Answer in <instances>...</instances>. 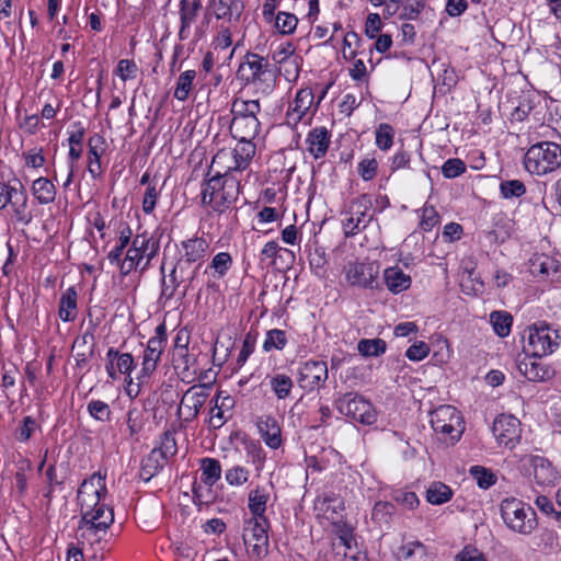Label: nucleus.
<instances>
[{
  "mask_svg": "<svg viewBox=\"0 0 561 561\" xmlns=\"http://www.w3.org/2000/svg\"><path fill=\"white\" fill-rule=\"evenodd\" d=\"M208 179L202 185V203L213 210L222 213L233 203L240 191V182L230 172L225 170L208 171Z\"/></svg>",
  "mask_w": 561,
  "mask_h": 561,
  "instance_id": "nucleus-1",
  "label": "nucleus"
},
{
  "mask_svg": "<svg viewBox=\"0 0 561 561\" xmlns=\"http://www.w3.org/2000/svg\"><path fill=\"white\" fill-rule=\"evenodd\" d=\"M237 77L245 85H252L257 94L270 95L275 87L277 76L268 60L255 53H247L241 61Z\"/></svg>",
  "mask_w": 561,
  "mask_h": 561,
  "instance_id": "nucleus-2",
  "label": "nucleus"
},
{
  "mask_svg": "<svg viewBox=\"0 0 561 561\" xmlns=\"http://www.w3.org/2000/svg\"><path fill=\"white\" fill-rule=\"evenodd\" d=\"M500 511L504 524L515 533L528 536L538 526L535 510L515 497L503 500Z\"/></svg>",
  "mask_w": 561,
  "mask_h": 561,
  "instance_id": "nucleus-3",
  "label": "nucleus"
},
{
  "mask_svg": "<svg viewBox=\"0 0 561 561\" xmlns=\"http://www.w3.org/2000/svg\"><path fill=\"white\" fill-rule=\"evenodd\" d=\"M524 351L534 357H542L554 353L561 342L560 333L546 322L534 323L524 334Z\"/></svg>",
  "mask_w": 561,
  "mask_h": 561,
  "instance_id": "nucleus-4",
  "label": "nucleus"
},
{
  "mask_svg": "<svg viewBox=\"0 0 561 561\" xmlns=\"http://www.w3.org/2000/svg\"><path fill=\"white\" fill-rule=\"evenodd\" d=\"M525 169L536 175H545L561 165V148L556 142L542 141L533 145L524 158Z\"/></svg>",
  "mask_w": 561,
  "mask_h": 561,
  "instance_id": "nucleus-5",
  "label": "nucleus"
},
{
  "mask_svg": "<svg viewBox=\"0 0 561 561\" xmlns=\"http://www.w3.org/2000/svg\"><path fill=\"white\" fill-rule=\"evenodd\" d=\"M158 249V243L147 233L136 234L121 264V273L128 275L137 268L141 272L147 270L151 260L157 255Z\"/></svg>",
  "mask_w": 561,
  "mask_h": 561,
  "instance_id": "nucleus-6",
  "label": "nucleus"
},
{
  "mask_svg": "<svg viewBox=\"0 0 561 561\" xmlns=\"http://www.w3.org/2000/svg\"><path fill=\"white\" fill-rule=\"evenodd\" d=\"M431 425L442 439L451 444L457 442L462 432L463 424L460 413L451 405H439L431 413Z\"/></svg>",
  "mask_w": 561,
  "mask_h": 561,
  "instance_id": "nucleus-7",
  "label": "nucleus"
},
{
  "mask_svg": "<svg viewBox=\"0 0 561 561\" xmlns=\"http://www.w3.org/2000/svg\"><path fill=\"white\" fill-rule=\"evenodd\" d=\"M268 519H245L243 525V541L251 558L263 559L268 553Z\"/></svg>",
  "mask_w": 561,
  "mask_h": 561,
  "instance_id": "nucleus-8",
  "label": "nucleus"
},
{
  "mask_svg": "<svg viewBox=\"0 0 561 561\" xmlns=\"http://www.w3.org/2000/svg\"><path fill=\"white\" fill-rule=\"evenodd\" d=\"M337 411L364 425H371L377 421V412L369 401L356 393H345L335 401Z\"/></svg>",
  "mask_w": 561,
  "mask_h": 561,
  "instance_id": "nucleus-9",
  "label": "nucleus"
},
{
  "mask_svg": "<svg viewBox=\"0 0 561 561\" xmlns=\"http://www.w3.org/2000/svg\"><path fill=\"white\" fill-rule=\"evenodd\" d=\"M255 154V145L252 140H239L237 146L231 151L221 150L215 154L210 165V171L214 167L225 164L228 160L232 159V164L227 165L226 170L242 171L245 170Z\"/></svg>",
  "mask_w": 561,
  "mask_h": 561,
  "instance_id": "nucleus-10",
  "label": "nucleus"
},
{
  "mask_svg": "<svg viewBox=\"0 0 561 561\" xmlns=\"http://www.w3.org/2000/svg\"><path fill=\"white\" fill-rule=\"evenodd\" d=\"M167 344V330L164 324L156 328L154 336L150 337L144 351L141 371L139 378H150L157 369L161 355Z\"/></svg>",
  "mask_w": 561,
  "mask_h": 561,
  "instance_id": "nucleus-11",
  "label": "nucleus"
},
{
  "mask_svg": "<svg viewBox=\"0 0 561 561\" xmlns=\"http://www.w3.org/2000/svg\"><path fill=\"white\" fill-rule=\"evenodd\" d=\"M379 266L373 262H351L345 267V278L351 286L375 288L378 285L377 277Z\"/></svg>",
  "mask_w": 561,
  "mask_h": 561,
  "instance_id": "nucleus-12",
  "label": "nucleus"
},
{
  "mask_svg": "<svg viewBox=\"0 0 561 561\" xmlns=\"http://www.w3.org/2000/svg\"><path fill=\"white\" fill-rule=\"evenodd\" d=\"M520 422L511 414L499 415L492 426V433L499 445L514 448L520 438Z\"/></svg>",
  "mask_w": 561,
  "mask_h": 561,
  "instance_id": "nucleus-13",
  "label": "nucleus"
},
{
  "mask_svg": "<svg viewBox=\"0 0 561 561\" xmlns=\"http://www.w3.org/2000/svg\"><path fill=\"white\" fill-rule=\"evenodd\" d=\"M210 383L192 386L185 391L179 407V414L184 415L185 422H191L197 417L202 407L209 397Z\"/></svg>",
  "mask_w": 561,
  "mask_h": 561,
  "instance_id": "nucleus-14",
  "label": "nucleus"
},
{
  "mask_svg": "<svg viewBox=\"0 0 561 561\" xmlns=\"http://www.w3.org/2000/svg\"><path fill=\"white\" fill-rule=\"evenodd\" d=\"M328 379V366L322 360H308L300 365L298 383L305 390H314L324 385Z\"/></svg>",
  "mask_w": 561,
  "mask_h": 561,
  "instance_id": "nucleus-15",
  "label": "nucleus"
},
{
  "mask_svg": "<svg viewBox=\"0 0 561 561\" xmlns=\"http://www.w3.org/2000/svg\"><path fill=\"white\" fill-rule=\"evenodd\" d=\"M107 530L108 528H105V524L98 526L93 523L88 524L87 522L79 520L77 530L78 543L84 547L88 551H102L106 545L105 537L107 535Z\"/></svg>",
  "mask_w": 561,
  "mask_h": 561,
  "instance_id": "nucleus-16",
  "label": "nucleus"
},
{
  "mask_svg": "<svg viewBox=\"0 0 561 561\" xmlns=\"http://www.w3.org/2000/svg\"><path fill=\"white\" fill-rule=\"evenodd\" d=\"M344 508L343 499L333 492L318 496L314 502V511L318 516H322L332 524L341 522Z\"/></svg>",
  "mask_w": 561,
  "mask_h": 561,
  "instance_id": "nucleus-17",
  "label": "nucleus"
},
{
  "mask_svg": "<svg viewBox=\"0 0 561 561\" xmlns=\"http://www.w3.org/2000/svg\"><path fill=\"white\" fill-rule=\"evenodd\" d=\"M537 358L538 357H534L533 355H525L522 359H518V371L529 381L535 382H543L553 378V368H551L549 365L538 362Z\"/></svg>",
  "mask_w": 561,
  "mask_h": 561,
  "instance_id": "nucleus-18",
  "label": "nucleus"
},
{
  "mask_svg": "<svg viewBox=\"0 0 561 561\" xmlns=\"http://www.w3.org/2000/svg\"><path fill=\"white\" fill-rule=\"evenodd\" d=\"M16 188L13 191L9 203L16 222L27 226L33 219V215L28 209V197L26 191L20 180L15 179Z\"/></svg>",
  "mask_w": 561,
  "mask_h": 561,
  "instance_id": "nucleus-19",
  "label": "nucleus"
},
{
  "mask_svg": "<svg viewBox=\"0 0 561 561\" xmlns=\"http://www.w3.org/2000/svg\"><path fill=\"white\" fill-rule=\"evenodd\" d=\"M313 92L310 88L300 89L296 93L294 101L289 104L286 113L287 122L295 125L299 123L309 114V111L313 105Z\"/></svg>",
  "mask_w": 561,
  "mask_h": 561,
  "instance_id": "nucleus-20",
  "label": "nucleus"
},
{
  "mask_svg": "<svg viewBox=\"0 0 561 561\" xmlns=\"http://www.w3.org/2000/svg\"><path fill=\"white\" fill-rule=\"evenodd\" d=\"M184 250L183 256L178 262H184L190 265L204 263L209 251V242L204 238H192L182 242Z\"/></svg>",
  "mask_w": 561,
  "mask_h": 561,
  "instance_id": "nucleus-21",
  "label": "nucleus"
},
{
  "mask_svg": "<svg viewBox=\"0 0 561 561\" xmlns=\"http://www.w3.org/2000/svg\"><path fill=\"white\" fill-rule=\"evenodd\" d=\"M257 427L264 443L272 449L282 445V430L277 420L273 416H263L257 422Z\"/></svg>",
  "mask_w": 561,
  "mask_h": 561,
  "instance_id": "nucleus-22",
  "label": "nucleus"
},
{
  "mask_svg": "<svg viewBox=\"0 0 561 561\" xmlns=\"http://www.w3.org/2000/svg\"><path fill=\"white\" fill-rule=\"evenodd\" d=\"M72 350L76 352L75 358L77 366L80 368L85 367L89 363V359L94 354L93 329L88 330L85 333L78 336L72 344Z\"/></svg>",
  "mask_w": 561,
  "mask_h": 561,
  "instance_id": "nucleus-23",
  "label": "nucleus"
},
{
  "mask_svg": "<svg viewBox=\"0 0 561 561\" xmlns=\"http://www.w3.org/2000/svg\"><path fill=\"white\" fill-rule=\"evenodd\" d=\"M213 401L214 407L210 410L209 425L214 428H220L230 417V414L227 413L233 408L234 400L228 394L221 397V392H219Z\"/></svg>",
  "mask_w": 561,
  "mask_h": 561,
  "instance_id": "nucleus-24",
  "label": "nucleus"
},
{
  "mask_svg": "<svg viewBox=\"0 0 561 561\" xmlns=\"http://www.w3.org/2000/svg\"><path fill=\"white\" fill-rule=\"evenodd\" d=\"M530 463L534 469V478L540 485H550L558 480V472L551 462L540 456H531Z\"/></svg>",
  "mask_w": 561,
  "mask_h": 561,
  "instance_id": "nucleus-25",
  "label": "nucleus"
},
{
  "mask_svg": "<svg viewBox=\"0 0 561 561\" xmlns=\"http://www.w3.org/2000/svg\"><path fill=\"white\" fill-rule=\"evenodd\" d=\"M260 127L257 117L231 119L230 133L238 140H253L257 136Z\"/></svg>",
  "mask_w": 561,
  "mask_h": 561,
  "instance_id": "nucleus-26",
  "label": "nucleus"
},
{
  "mask_svg": "<svg viewBox=\"0 0 561 561\" xmlns=\"http://www.w3.org/2000/svg\"><path fill=\"white\" fill-rule=\"evenodd\" d=\"M307 144L311 156L316 159L324 157L330 144L328 129L325 127L312 129L307 136Z\"/></svg>",
  "mask_w": 561,
  "mask_h": 561,
  "instance_id": "nucleus-27",
  "label": "nucleus"
},
{
  "mask_svg": "<svg viewBox=\"0 0 561 561\" xmlns=\"http://www.w3.org/2000/svg\"><path fill=\"white\" fill-rule=\"evenodd\" d=\"M202 9V0H192L191 2L181 1L180 3V21L181 26L179 31L180 39L188 37V30L191 24L196 19L198 11Z\"/></svg>",
  "mask_w": 561,
  "mask_h": 561,
  "instance_id": "nucleus-28",
  "label": "nucleus"
},
{
  "mask_svg": "<svg viewBox=\"0 0 561 561\" xmlns=\"http://www.w3.org/2000/svg\"><path fill=\"white\" fill-rule=\"evenodd\" d=\"M270 500V493L264 488H255L249 492L248 507L252 516L249 519H267L265 516L266 504Z\"/></svg>",
  "mask_w": 561,
  "mask_h": 561,
  "instance_id": "nucleus-29",
  "label": "nucleus"
},
{
  "mask_svg": "<svg viewBox=\"0 0 561 561\" xmlns=\"http://www.w3.org/2000/svg\"><path fill=\"white\" fill-rule=\"evenodd\" d=\"M371 207V198L368 195L364 194L352 201L348 214L356 218L360 226H364L366 228L374 218Z\"/></svg>",
  "mask_w": 561,
  "mask_h": 561,
  "instance_id": "nucleus-30",
  "label": "nucleus"
},
{
  "mask_svg": "<svg viewBox=\"0 0 561 561\" xmlns=\"http://www.w3.org/2000/svg\"><path fill=\"white\" fill-rule=\"evenodd\" d=\"M383 278L387 288L393 294H399L411 286V277L403 273L399 266L386 268Z\"/></svg>",
  "mask_w": 561,
  "mask_h": 561,
  "instance_id": "nucleus-31",
  "label": "nucleus"
},
{
  "mask_svg": "<svg viewBox=\"0 0 561 561\" xmlns=\"http://www.w3.org/2000/svg\"><path fill=\"white\" fill-rule=\"evenodd\" d=\"M215 4V15L218 20H227L229 22H238L242 11L243 4L240 0H211Z\"/></svg>",
  "mask_w": 561,
  "mask_h": 561,
  "instance_id": "nucleus-32",
  "label": "nucleus"
},
{
  "mask_svg": "<svg viewBox=\"0 0 561 561\" xmlns=\"http://www.w3.org/2000/svg\"><path fill=\"white\" fill-rule=\"evenodd\" d=\"M261 111L259 100L234 99L231 103L232 119L255 118Z\"/></svg>",
  "mask_w": 561,
  "mask_h": 561,
  "instance_id": "nucleus-33",
  "label": "nucleus"
},
{
  "mask_svg": "<svg viewBox=\"0 0 561 561\" xmlns=\"http://www.w3.org/2000/svg\"><path fill=\"white\" fill-rule=\"evenodd\" d=\"M31 191L41 205L51 204L56 198V187L54 183L44 176H41L33 182Z\"/></svg>",
  "mask_w": 561,
  "mask_h": 561,
  "instance_id": "nucleus-34",
  "label": "nucleus"
},
{
  "mask_svg": "<svg viewBox=\"0 0 561 561\" xmlns=\"http://www.w3.org/2000/svg\"><path fill=\"white\" fill-rule=\"evenodd\" d=\"M80 522H87L88 524L93 523L98 526H102L105 523V528H110V526L114 523V513L112 508L101 503L82 514Z\"/></svg>",
  "mask_w": 561,
  "mask_h": 561,
  "instance_id": "nucleus-35",
  "label": "nucleus"
},
{
  "mask_svg": "<svg viewBox=\"0 0 561 561\" xmlns=\"http://www.w3.org/2000/svg\"><path fill=\"white\" fill-rule=\"evenodd\" d=\"M77 298L78 294L75 287L67 288L59 299V311L60 319L65 322H70L76 319L77 314Z\"/></svg>",
  "mask_w": 561,
  "mask_h": 561,
  "instance_id": "nucleus-36",
  "label": "nucleus"
},
{
  "mask_svg": "<svg viewBox=\"0 0 561 561\" xmlns=\"http://www.w3.org/2000/svg\"><path fill=\"white\" fill-rule=\"evenodd\" d=\"M164 458L153 449L141 462L140 477L146 482L150 481L163 468Z\"/></svg>",
  "mask_w": 561,
  "mask_h": 561,
  "instance_id": "nucleus-37",
  "label": "nucleus"
},
{
  "mask_svg": "<svg viewBox=\"0 0 561 561\" xmlns=\"http://www.w3.org/2000/svg\"><path fill=\"white\" fill-rule=\"evenodd\" d=\"M268 386L278 400H285L291 393L294 381L286 374L278 373L270 377Z\"/></svg>",
  "mask_w": 561,
  "mask_h": 561,
  "instance_id": "nucleus-38",
  "label": "nucleus"
},
{
  "mask_svg": "<svg viewBox=\"0 0 561 561\" xmlns=\"http://www.w3.org/2000/svg\"><path fill=\"white\" fill-rule=\"evenodd\" d=\"M201 480L206 485L213 486L221 477L220 462L215 458L201 459Z\"/></svg>",
  "mask_w": 561,
  "mask_h": 561,
  "instance_id": "nucleus-39",
  "label": "nucleus"
},
{
  "mask_svg": "<svg viewBox=\"0 0 561 561\" xmlns=\"http://www.w3.org/2000/svg\"><path fill=\"white\" fill-rule=\"evenodd\" d=\"M398 557L403 561H433L432 556L427 554L425 546L419 541L402 546L399 549Z\"/></svg>",
  "mask_w": 561,
  "mask_h": 561,
  "instance_id": "nucleus-40",
  "label": "nucleus"
},
{
  "mask_svg": "<svg viewBox=\"0 0 561 561\" xmlns=\"http://www.w3.org/2000/svg\"><path fill=\"white\" fill-rule=\"evenodd\" d=\"M179 278L182 283H185L183 296L186 295L187 290L194 289L197 283V275L202 268L201 264L190 265L184 262H178Z\"/></svg>",
  "mask_w": 561,
  "mask_h": 561,
  "instance_id": "nucleus-41",
  "label": "nucleus"
},
{
  "mask_svg": "<svg viewBox=\"0 0 561 561\" xmlns=\"http://www.w3.org/2000/svg\"><path fill=\"white\" fill-rule=\"evenodd\" d=\"M232 266V257L228 252H219L217 253L209 265L206 266L204 273L207 274L208 271H213V276L217 278H222L228 271Z\"/></svg>",
  "mask_w": 561,
  "mask_h": 561,
  "instance_id": "nucleus-42",
  "label": "nucleus"
},
{
  "mask_svg": "<svg viewBox=\"0 0 561 561\" xmlns=\"http://www.w3.org/2000/svg\"><path fill=\"white\" fill-rule=\"evenodd\" d=\"M196 78L195 70H186L182 72L176 81L174 98L179 101H186L193 87L194 80Z\"/></svg>",
  "mask_w": 561,
  "mask_h": 561,
  "instance_id": "nucleus-43",
  "label": "nucleus"
},
{
  "mask_svg": "<svg viewBox=\"0 0 561 561\" xmlns=\"http://www.w3.org/2000/svg\"><path fill=\"white\" fill-rule=\"evenodd\" d=\"M451 489L442 482H433L426 491V500L433 505H440L451 499Z\"/></svg>",
  "mask_w": 561,
  "mask_h": 561,
  "instance_id": "nucleus-44",
  "label": "nucleus"
},
{
  "mask_svg": "<svg viewBox=\"0 0 561 561\" xmlns=\"http://www.w3.org/2000/svg\"><path fill=\"white\" fill-rule=\"evenodd\" d=\"M512 322L513 318L506 311H493L490 313V323L494 332L501 337L510 335Z\"/></svg>",
  "mask_w": 561,
  "mask_h": 561,
  "instance_id": "nucleus-45",
  "label": "nucleus"
},
{
  "mask_svg": "<svg viewBox=\"0 0 561 561\" xmlns=\"http://www.w3.org/2000/svg\"><path fill=\"white\" fill-rule=\"evenodd\" d=\"M106 492L107 490L104 477L100 473H94L82 482L78 490V495H94Z\"/></svg>",
  "mask_w": 561,
  "mask_h": 561,
  "instance_id": "nucleus-46",
  "label": "nucleus"
},
{
  "mask_svg": "<svg viewBox=\"0 0 561 561\" xmlns=\"http://www.w3.org/2000/svg\"><path fill=\"white\" fill-rule=\"evenodd\" d=\"M558 268V262L548 255H539L531 261V273L536 275L549 276L556 274Z\"/></svg>",
  "mask_w": 561,
  "mask_h": 561,
  "instance_id": "nucleus-47",
  "label": "nucleus"
},
{
  "mask_svg": "<svg viewBox=\"0 0 561 561\" xmlns=\"http://www.w3.org/2000/svg\"><path fill=\"white\" fill-rule=\"evenodd\" d=\"M386 342L381 339H363L357 344V350L365 357L379 356L386 352Z\"/></svg>",
  "mask_w": 561,
  "mask_h": 561,
  "instance_id": "nucleus-48",
  "label": "nucleus"
},
{
  "mask_svg": "<svg viewBox=\"0 0 561 561\" xmlns=\"http://www.w3.org/2000/svg\"><path fill=\"white\" fill-rule=\"evenodd\" d=\"M282 252L288 253L291 256H294L291 251H289L288 249H283L276 241H268L264 244L259 254L260 262L264 263L268 261V264L271 266H275L277 257L282 256Z\"/></svg>",
  "mask_w": 561,
  "mask_h": 561,
  "instance_id": "nucleus-49",
  "label": "nucleus"
},
{
  "mask_svg": "<svg viewBox=\"0 0 561 561\" xmlns=\"http://www.w3.org/2000/svg\"><path fill=\"white\" fill-rule=\"evenodd\" d=\"M181 284L182 282L179 278L178 265L175 264L168 278L164 275L162 277L161 298L170 300Z\"/></svg>",
  "mask_w": 561,
  "mask_h": 561,
  "instance_id": "nucleus-50",
  "label": "nucleus"
},
{
  "mask_svg": "<svg viewBox=\"0 0 561 561\" xmlns=\"http://www.w3.org/2000/svg\"><path fill=\"white\" fill-rule=\"evenodd\" d=\"M287 344L286 332L279 329H272L266 332L263 350L270 352L272 350L282 351Z\"/></svg>",
  "mask_w": 561,
  "mask_h": 561,
  "instance_id": "nucleus-51",
  "label": "nucleus"
},
{
  "mask_svg": "<svg viewBox=\"0 0 561 561\" xmlns=\"http://www.w3.org/2000/svg\"><path fill=\"white\" fill-rule=\"evenodd\" d=\"M469 472L481 489H489L496 482V476L484 467L472 466Z\"/></svg>",
  "mask_w": 561,
  "mask_h": 561,
  "instance_id": "nucleus-52",
  "label": "nucleus"
},
{
  "mask_svg": "<svg viewBox=\"0 0 561 561\" xmlns=\"http://www.w3.org/2000/svg\"><path fill=\"white\" fill-rule=\"evenodd\" d=\"M394 130L389 124H380L376 129V145L380 150L387 151L393 144Z\"/></svg>",
  "mask_w": 561,
  "mask_h": 561,
  "instance_id": "nucleus-53",
  "label": "nucleus"
},
{
  "mask_svg": "<svg viewBox=\"0 0 561 561\" xmlns=\"http://www.w3.org/2000/svg\"><path fill=\"white\" fill-rule=\"evenodd\" d=\"M126 424L130 437L138 434L145 425L144 412L136 407L130 408L126 415Z\"/></svg>",
  "mask_w": 561,
  "mask_h": 561,
  "instance_id": "nucleus-54",
  "label": "nucleus"
},
{
  "mask_svg": "<svg viewBox=\"0 0 561 561\" xmlns=\"http://www.w3.org/2000/svg\"><path fill=\"white\" fill-rule=\"evenodd\" d=\"M500 192L504 198L520 197L526 193V187L519 180H508L501 182Z\"/></svg>",
  "mask_w": 561,
  "mask_h": 561,
  "instance_id": "nucleus-55",
  "label": "nucleus"
},
{
  "mask_svg": "<svg viewBox=\"0 0 561 561\" xmlns=\"http://www.w3.org/2000/svg\"><path fill=\"white\" fill-rule=\"evenodd\" d=\"M298 19L288 12H278L275 18V26L282 34H291L296 30Z\"/></svg>",
  "mask_w": 561,
  "mask_h": 561,
  "instance_id": "nucleus-56",
  "label": "nucleus"
},
{
  "mask_svg": "<svg viewBox=\"0 0 561 561\" xmlns=\"http://www.w3.org/2000/svg\"><path fill=\"white\" fill-rule=\"evenodd\" d=\"M466 172V163L458 158H451L442 165V173L446 179H455Z\"/></svg>",
  "mask_w": 561,
  "mask_h": 561,
  "instance_id": "nucleus-57",
  "label": "nucleus"
},
{
  "mask_svg": "<svg viewBox=\"0 0 561 561\" xmlns=\"http://www.w3.org/2000/svg\"><path fill=\"white\" fill-rule=\"evenodd\" d=\"M88 411L92 417L101 422H107L111 417V409L101 400H92L88 404Z\"/></svg>",
  "mask_w": 561,
  "mask_h": 561,
  "instance_id": "nucleus-58",
  "label": "nucleus"
},
{
  "mask_svg": "<svg viewBox=\"0 0 561 561\" xmlns=\"http://www.w3.org/2000/svg\"><path fill=\"white\" fill-rule=\"evenodd\" d=\"M138 67L134 60L121 59L116 66L115 73L123 80H133L137 77Z\"/></svg>",
  "mask_w": 561,
  "mask_h": 561,
  "instance_id": "nucleus-59",
  "label": "nucleus"
},
{
  "mask_svg": "<svg viewBox=\"0 0 561 561\" xmlns=\"http://www.w3.org/2000/svg\"><path fill=\"white\" fill-rule=\"evenodd\" d=\"M176 442L174 433L172 431H165L161 436V445L157 451L161 454V457L167 460L169 456H173L176 453Z\"/></svg>",
  "mask_w": 561,
  "mask_h": 561,
  "instance_id": "nucleus-60",
  "label": "nucleus"
},
{
  "mask_svg": "<svg viewBox=\"0 0 561 561\" xmlns=\"http://www.w3.org/2000/svg\"><path fill=\"white\" fill-rule=\"evenodd\" d=\"M225 478L230 485H242L249 479V470L241 466H234L226 471Z\"/></svg>",
  "mask_w": 561,
  "mask_h": 561,
  "instance_id": "nucleus-61",
  "label": "nucleus"
},
{
  "mask_svg": "<svg viewBox=\"0 0 561 561\" xmlns=\"http://www.w3.org/2000/svg\"><path fill=\"white\" fill-rule=\"evenodd\" d=\"M357 169H358V174L360 175V178L364 181H370L377 174L378 162L374 158H371V159H363L358 163V168Z\"/></svg>",
  "mask_w": 561,
  "mask_h": 561,
  "instance_id": "nucleus-62",
  "label": "nucleus"
},
{
  "mask_svg": "<svg viewBox=\"0 0 561 561\" xmlns=\"http://www.w3.org/2000/svg\"><path fill=\"white\" fill-rule=\"evenodd\" d=\"M424 9V0H407L402 7L401 18L404 20H415Z\"/></svg>",
  "mask_w": 561,
  "mask_h": 561,
  "instance_id": "nucleus-63",
  "label": "nucleus"
},
{
  "mask_svg": "<svg viewBox=\"0 0 561 561\" xmlns=\"http://www.w3.org/2000/svg\"><path fill=\"white\" fill-rule=\"evenodd\" d=\"M456 561H488L484 554L472 546H466L457 556Z\"/></svg>",
  "mask_w": 561,
  "mask_h": 561,
  "instance_id": "nucleus-64",
  "label": "nucleus"
}]
</instances>
